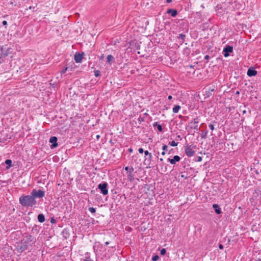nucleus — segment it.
<instances>
[{
    "instance_id": "nucleus-27",
    "label": "nucleus",
    "mask_w": 261,
    "mask_h": 261,
    "mask_svg": "<svg viewBox=\"0 0 261 261\" xmlns=\"http://www.w3.org/2000/svg\"><path fill=\"white\" fill-rule=\"evenodd\" d=\"M94 75L96 77H98V76H100V71L99 70H94Z\"/></svg>"
},
{
    "instance_id": "nucleus-36",
    "label": "nucleus",
    "mask_w": 261,
    "mask_h": 261,
    "mask_svg": "<svg viewBox=\"0 0 261 261\" xmlns=\"http://www.w3.org/2000/svg\"><path fill=\"white\" fill-rule=\"evenodd\" d=\"M175 140H181V138L180 136V135L177 136L175 138Z\"/></svg>"
},
{
    "instance_id": "nucleus-18",
    "label": "nucleus",
    "mask_w": 261,
    "mask_h": 261,
    "mask_svg": "<svg viewBox=\"0 0 261 261\" xmlns=\"http://www.w3.org/2000/svg\"><path fill=\"white\" fill-rule=\"evenodd\" d=\"M83 261H94L90 256L88 253L85 254V257L83 259Z\"/></svg>"
},
{
    "instance_id": "nucleus-41",
    "label": "nucleus",
    "mask_w": 261,
    "mask_h": 261,
    "mask_svg": "<svg viewBox=\"0 0 261 261\" xmlns=\"http://www.w3.org/2000/svg\"><path fill=\"white\" fill-rule=\"evenodd\" d=\"M2 23L4 25H6L7 24V21L6 20H4Z\"/></svg>"
},
{
    "instance_id": "nucleus-8",
    "label": "nucleus",
    "mask_w": 261,
    "mask_h": 261,
    "mask_svg": "<svg viewBox=\"0 0 261 261\" xmlns=\"http://www.w3.org/2000/svg\"><path fill=\"white\" fill-rule=\"evenodd\" d=\"M223 55L225 57H227L229 55V53H232L233 51V47L229 45H227L223 49Z\"/></svg>"
},
{
    "instance_id": "nucleus-12",
    "label": "nucleus",
    "mask_w": 261,
    "mask_h": 261,
    "mask_svg": "<svg viewBox=\"0 0 261 261\" xmlns=\"http://www.w3.org/2000/svg\"><path fill=\"white\" fill-rule=\"evenodd\" d=\"M168 160L171 164L174 165L180 160V158L176 155L174 156L173 159L168 158Z\"/></svg>"
},
{
    "instance_id": "nucleus-26",
    "label": "nucleus",
    "mask_w": 261,
    "mask_h": 261,
    "mask_svg": "<svg viewBox=\"0 0 261 261\" xmlns=\"http://www.w3.org/2000/svg\"><path fill=\"white\" fill-rule=\"evenodd\" d=\"M159 259V256L158 255H155L153 256L152 257V261H157Z\"/></svg>"
},
{
    "instance_id": "nucleus-44",
    "label": "nucleus",
    "mask_w": 261,
    "mask_h": 261,
    "mask_svg": "<svg viewBox=\"0 0 261 261\" xmlns=\"http://www.w3.org/2000/svg\"><path fill=\"white\" fill-rule=\"evenodd\" d=\"M209 58H210V56H208V55H206V56L204 57V59H205V60H208V59H209Z\"/></svg>"
},
{
    "instance_id": "nucleus-47",
    "label": "nucleus",
    "mask_w": 261,
    "mask_h": 261,
    "mask_svg": "<svg viewBox=\"0 0 261 261\" xmlns=\"http://www.w3.org/2000/svg\"><path fill=\"white\" fill-rule=\"evenodd\" d=\"M172 98V97L171 95H169L168 97V99L169 100H171V99Z\"/></svg>"
},
{
    "instance_id": "nucleus-46",
    "label": "nucleus",
    "mask_w": 261,
    "mask_h": 261,
    "mask_svg": "<svg viewBox=\"0 0 261 261\" xmlns=\"http://www.w3.org/2000/svg\"><path fill=\"white\" fill-rule=\"evenodd\" d=\"M128 151H129L130 153H132V152H133V149L132 148H129L128 149Z\"/></svg>"
},
{
    "instance_id": "nucleus-56",
    "label": "nucleus",
    "mask_w": 261,
    "mask_h": 261,
    "mask_svg": "<svg viewBox=\"0 0 261 261\" xmlns=\"http://www.w3.org/2000/svg\"><path fill=\"white\" fill-rule=\"evenodd\" d=\"M32 7L31 6H30V7L29 8V9H32Z\"/></svg>"
},
{
    "instance_id": "nucleus-49",
    "label": "nucleus",
    "mask_w": 261,
    "mask_h": 261,
    "mask_svg": "<svg viewBox=\"0 0 261 261\" xmlns=\"http://www.w3.org/2000/svg\"><path fill=\"white\" fill-rule=\"evenodd\" d=\"M172 2V0H166L167 3H170Z\"/></svg>"
},
{
    "instance_id": "nucleus-21",
    "label": "nucleus",
    "mask_w": 261,
    "mask_h": 261,
    "mask_svg": "<svg viewBox=\"0 0 261 261\" xmlns=\"http://www.w3.org/2000/svg\"><path fill=\"white\" fill-rule=\"evenodd\" d=\"M125 170L127 171L128 174H129V173H132L133 172L134 168L133 167H129L127 166L125 168Z\"/></svg>"
},
{
    "instance_id": "nucleus-1",
    "label": "nucleus",
    "mask_w": 261,
    "mask_h": 261,
    "mask_svg": "<svg viewBox=\"0 0 261 261\" xmlns=\"http://www.w3.org/2000/svg\"><path fill=\"white\" fill-rule=\"evenodd\" d=\"M19 203L24 207H32L35 205L37 202L34 200L32 195H22L19 199Z\"/></svg>"
},
{
    "instance_id": "nucleus-50",
    "label": "nucleus",
    "mask_w": 261,
    "mask_h": 261,
    "mask_svg": "<svg viewBox=\"0 0 261 261\" xmlns=\"http://www.w3.org/2000/svg\"><path fill=\"white\" fill-rule=\"evenodd\" d=\"M165 154V151H163L162 152V155H164Z\"/></svg>"
},
{
    "instance_id": "nucleus-30",
    "label": "nucleus",
    "mask_w": 261,
    "mask_h": 261,
    "mask_svg": "<svg viewBox=\"0 0 261 261\" xmlns=\"http://www.w3.org/2000/svg\"><path fill=\"white\" fill-rule=\"evenodd\" d=\"M166 249L163 248V249H162L161 250V254L162 255H165V254H166Z\"/></svg>"
},
{
    "instance_id": "nucleus-19",
    "label": "nucleus",
    "mask_w": 261,
    "mask_h": 261,
    "mask_svg": "<svg viewBox=\"0 0 261 261\" xmlns=\"http://www.w3.org/2000/svg\"><path fill=\"white\" fill-rule=\"evenodd\" d=\"M181 107L179 105H175L173 108V112L174 113H177L178 112L179 110L180 109Z\"/></svg>"
},
{
    "instance_id": "nucleus-54",
    "label": "nucleus",
    "mask_w": 261,
    "mask_h": 261,
    "mask_svg": "<svg viewBox=\"0 0 261 261\" xmlns=\"http://www.w3.org/2000/svg\"><path fill=\"white\" fill-rule=\"evenodd\" d=\"M105 244H106V245H109V242H106L105 243Z\"/></svg>"
},
{
    "instance_id": "nucleus-31",
    "label": "nucleus",
    "mask_w": 261,
    "mask_h": 261,
    "mask_svg": "<svg viewBox=\"0 0 261 261\" xmlns=\"http://www.w3.org/2000/svg\"><path fill=\"white\" fill-rule=\"evenodd\" d=\"M157 128L159 132H162L163 130L162 126L160 124L158 125Z\"/></svg>"
},
{
    "instance_id": "nucleus-48",
    "label": "nucleus",
    "mask_w": 261,
    "mask_h": 261,
    "mask_svg": "<svg viewBox=\"0 0 261 261\" xmlns=\"http://www.w3.org/2000/svg\"><path fill=\"white\" fill-rule=\"evenodd\" d=\"M96 138L97 139H99L100 138V135H96Z\"/></svg>"
},
{
    "instance_id": "nucleus-7",
    "label": "nucleus",
    "mask_w": 261,
    "mask_h": 261,
    "mask_svg": "<svg viewBox=\"0 0 261 261\" xmlns=\"http://www.w3.org/2000/svg\"><path fill=\"white\" fill-rule=\"evenodd\" d=\"M195 151L193 150L191 145H187L185 148V154L189 157L193 156Z\"/></svg>"
},
{
    "instance_id": "nucleus-45",
    "label": "nucleus",
    "mask_w": 261,
    "mask_h": 261,
    "mask_svg": "<svg viewBox=\"0 0 261 261\" xmlns=\"http://www.w3.org/2000/svg\"><path fill=\"white\" fill-rule=\"evenodd\" d=\"M158 125H159V124H158V122H154V123L153 124V126L154 127V126H158Z\"/></svg>"
},
{
    "instance_id": "nucleus-15",
    "label": "nucleus",
    "mask_w": 261,
    "mask_h": 261,
    "mask_svg": "<svg viewBox=\"0 0 261 261\" xmlns=\"http://www.w3.org/2000/svg\"><path fill=\"white\" fill-rule=\"evenodd\" d=\"M213 207L215 210V212L217 214H220L221 213V208L219 207V205L217 204H214L213 205Z\"/></svg>"
},
{
    "instance_id": "nucleus-2",
    "label": "nucleus",
    "mask_w": 261,
    "mask_h": 261,
    "mask_svg": "<svg viewBox=\"0 0 261 261\" xmlns=\"http://www.w3.org/2000/svg\"><path fill=\"white\" fill-rule=\"evenodd\" d=\"M12 48L5 45L0 47V64L4 61L3 58L11 54Z\"/></svg>"
},
{
    "instance_id": "nucleus-29",
    "label": "nucleus",
    "mask_w": 261,
    "mask_h": 261,
    "mask_svg": "<svg viewBox=\"0 0 261 261\" xmlns=\"http://www.w3.org/2000/svg\"><path fill=\"white\" fill-rule=\"evenodd\" d=\"M89 212H90L91 213H95L96 212V210L95 208L94 207H90L89 208Z\"/></svg>"
},
{
    "instance_id": "nucleus-17",
    "label": "nucleus",
    "mask_w": 261,
    "mask_h": 261,
    "mask_svg": "<svg viewBox=\"0 0 261 261\" xmlns=\"http://www.w3.org/2000/svg\"><path fill=\"white\" fill-rule=\"evenodd\" d=\"M107 62L110 64V65L112 63V62L114 61V58L113 56L111 55H109L107 57Z\"/></svg>"
},
{
    "instance_id": "nucleus-6",
    "label": "nucleus",
    "mask_w": 261,
    "mask_h": 261,
    "mask_svg": "<svg viewBox=\"0 0 261 261\" xmlns=\"http://www.w3.org/2000/svg\"><path fill=\"white\" fill-rule=\"evenodd\" d=\"M30 247H28L27 245H24L22 242H21L20 244L17 245L16 247V250L18 253H22L24 251L27 250H30Z\"/></svg>"
},
{
    "instance_id": "nucleus-37",
    "label": "nucleus",
    "mask_w": 261,
    "mask_h": 261,
    "mask_svg": "<svg viewBox=\"0 0 261 261\" xmlns=\"http://www.w3.org/2000/svg\"><path fill=\"white\" fill-rule=\"evenodd\" d=\"M209 127L210 128V129L212 130H213L214 129V126L213 124H211L209 125Z\"/></svg>"
},
{
    "instance_id": "nucleus-13",
    "label": "nucleus",
    "mask_w": 261,
    "mask_h": 261,
    "mask_svg": "<svg viewBox=\"0 0 261 261\" xmlns=\"http://www.w3.org/2000/svg\"><path fill=\"white\" fill-rule=\"evenodd\" d=\"M167 13L171 14L172 17H175L177 14V11L175 9H169L167 11Z\"/></svg>"
},
{
    "instance_id": "nucleus-4",
    "label": "nucleus",
    "mask_w": 261,
    "mask_h": 261,
    "mask_svg": "<svg viewBox=\"0 0 261 261\" xmlns=\"http://www.w3.org/2000/svg\"><path fill=\"white\" fill-rule=\"evenodd\" d=\"M31 194L33 197L34 199L35 200L36 198H42L45 196V192L41 190H36L35 189H33L31 192Z\"/></svg>"
},
{
    "instance_id": "nucleus-32",
    "label": "nucleus",
    "mask_w": 261,
    "mask_h": 261,
    "mask_svg": "<svg viewBox=\"0 0 261 261\" xmlns=\"http://www.w3.org/2000/svg\"><path fill=\"white\" fill-rule=\"evenodd\" d=\"M168 146L166 145H163L162 149L164 150V151H167Z\"/></svg>"
},
{
    "instance_id": "nucleus-14",
    "label": "nucleus",
    "mask_w": 261,
    "mask_h": 261,
    "mask_svg": "<svg viewBox=\"0 0 261 261\" xmlns=\"http://www.w3.org/2000/svg\"><path fill=\"white\" fill-rule=\"evenodd\" d=\"M199 123V121L198 120V118L194 119L193 120L191 121V123H193L194 126L193 127V128L195 129H196L198 130L199 129L198 126V123Z\"/></svg>"
},
{
    "instance_id": "nucleus-20",
    "label": "nucleus",
    "mask_w": 261,
    "mask_h": 261,
    "mask_svg": "<svg viewBox=\"0 0 261 261\" xmlns=\"http://www.w3.org/2000/svg\"><path fill=\"white\" fill-rule=\"evenodd\" d=\"M127 179L130 182L133 181L134 180V177L132 173H129L127 175Z\"/></svg>"
},
{
    "instance_id": "nucleus-39",
    "label": "nucleus",
    "mask_w": 261,
    "mask_h": 261,
    "mask_svg": "<svg viewBox=\"0 0 261 261\" xmlns=\"http://www.w3.org/2000/svg\"><path fill=\"white\" fill-rule=\"evenodd\" d=\"M144 154H145V155L148 156L149 154H150V153H149L148 152V151L146 150V151H144Z\"/></svg>"
},
{
    "instance_id": "nucleus-40",
    "label": "nucleus",
    "mask_w": 261,
    "mask_h": 261,
    "mask_svg": "<svg viewBox=\"0 0 261 261\" xmlns=\"http://www.w3.org/2000/svg\"><path fill=\"white\" fill-rule=\"evenodd\" d=\"M147 159H149V160H151V159H152V155L151 154H149L148 155V158H147Z\"/></svg>"
},
{
    "instance_id": "nucleus-53",
    "label": "nucleus",
    "mask_w": 261,
    "mask_h": 261,
    "mask_svg": "<svg viewBox=\"0 0 261 261\" xmlns=\"http://www.w3.org/2000/svg\"><path fill=\"white\" fill-rule=\"evenodd\" d=\"M242 113H243V114H245V113H246V110H243V111H242Z\"/></svg>"
},
{
    "instance_id": "nucleus-43",
    "label": "nucleus",
    "mask_w": 261,
    "mask_h": 261,
    "mask_svg": "<svg viewBox=\"0 0 261 261\" xmlns=\"http://www.w3.org/2000/svg\"><path fill=\"white\" fill-rule=\"evenodd\" d=\"M201 160H202V157L199 156L198 158L197 161L198 162H201Z\"/></svg>"
},
{
    "instance_id": "nucleus-38",
    "label": "nucleus",
    "mask_w": 261,
    "mask_h": 261,
    "mask_svg": "<svg viewBox=\"0 0 261 261\" xmlns=\"http://www.w3.org/2000/svg\"><path fill=\"white\" fill-rule=\"evenodd\" d=\"M138 150L140 153H142L144 152V150L142 148H140Z\"/></svg>"
},
{
    "instance_id": "nucleus-9",
    "label": "nucleus",
    "mask_w": 261,
    "mask_h": 261,
    "mask_svg": "<svg viewBox=\"0 0 261 261\" xmlns=\"http://www.w3.org/2000/svg\"><path fill=\"white\" fill-rule=\"evenodd\" d=\"M84 53L80 54L76 53L74 55V60L76 63H81L83 58Z\"/></svg>"
},
{
    "instance_id": "nucleus-34",
    "label": "nucleus",
    "mask_w": 261,
    "mask_h": 261,
    "mask_svg": "<svg viewBox=\"0 0 261 261\" xmlns=\"http://www.w3.org/2000/svg\"><path fill=\"white\" fill-rule=\"evenodd\" d=\"M50 222L52 224H54L56 223V220L54 218H51L50 220Z\"/></svg>"
},
{
    "instance_id": "nucleus-11",
    "label": "nucleus",
    "mask_w": 261,
    "mask_h": 261,
    "mask_svg": "<svg viewBox=\"0 0 261 261\" xmlns=\"http://www.w3.org/2000/svg\"><path fill=\"white\" fill-rule=\"evenodd\" d=\"M257 73L254 67H250L247 71V75L250 77L255 76L257 74Z\"/></svg>"
},
{
    "instance_id": "nucleus-10",
    "label": "nucleus",
    "mask_w": 261,
    "mask_h": 261,
    "mask_svg": "<svg viewBox=\"0 0 261 261\" xmlns=\"http://www.w3.org/2000/svg\"><path fill=\"white\" fill-rule=\"evenodd\" d=\"M58 138L56 137H51L49 139V142L52 143L50 147L54 148L58 146L57 143Z\"/></svg>"
},
{
    "instance_id": "nucleus-57",
    "label": "nucleus",
    "mask_w": 261,
    "mask_h": 261,
    "mask_svg": "<svg viewBox=\"0 0 261 261\" xmlns=\"http://www.w3.org/2000/svg\"><path fill=\"white\" fill-rule=\"evenodd\" d=\"M256 174H258V171H257V170L256 171Z\"/></svg>"
},
{
    "instance_id": "nucleus-23",
    "label": "nucleus",
    "mask_w": 261,
    "mask_h": 261,
    "mask_svg": "<svg viewBox=\"0 0 261 261\" xmlns=\"http://www.w3.org/2000/svg\"><path fill=\"white\" fill-rule=\"evenodd\" d=\"M207 130L202 131L201 134V138H202V139L206 138V136H207Z\"/></svg>"
},
{
    "instance_id": "nucleus-55",
    "label": "nucleus",
    "mask_w": 261,
    "mask_h": 261,
    "mask_svg": "<svg viewBox=\"0 0 261 261\" xmlns=\"http://www.w3.org/2000/svg\"><path fill=\"white\" fill-rule=\"evenodd\" d=\"M160 161H163V159L162 158H160Z\"/></svg>"
},
{
    "instance_id": "nucleus-35",
    "label": "nucleus",
    "mask_w": 261,
    "mask_h": 261,
    "mask_svg": "<svg viewBox=\"0 0 261 261\" xmlns=\"http://www.w3.org/2000/svg\"><path fill=\"white\" fill-rule=\"evenodd\" d=\"M67 67L65 68V69H64L63 70H62L61 71V74H63V73H65L66 72V71H67Z\"/></svg>"
},
{
    "instance_id": "nucleus-22",
    "label": "nucleus",
    "mask_w": 261,
    "mask_h": 261,
    "mask_svg": "<svg viewBox=\"0 0 261 261\" xmlns=\"http://www.w3.org/2000/svg\"><path fill=\"white\" fill-rule=\"evenodd\" d=\"M12 163V162L11 160L8 159V160H6V161H5L6 164L9 165L8 167H6L7 169H9L10 167V166H11Z\"/></svg>"
},
{
    "instance_id": "nucleus-25",
    "label": "nucleus",
    "mask_w": 261,
    "mask_h": 261,
    "mask_svg": "<svg viewBox=\"0 0 261 261\" xmlns=\"http://www.w3.org/2000/svg\"><path fill=\"white\" fill-rule=\"evenodd\" d=\"M150 162H151V161L147 158H146L144 161V164L146 165H149L150 164Z\"/></svg>"
},
{
    "instance_id": "nucleus-24",
    "label": "nucleus",
    "mask_w": 261,
    "mask_h": 261,
    "mask_svg": "<svg viewBox=\"0 0 261 261\" xmlns=\"http://www.w3.org/2000/svg\"><path fill=\"white\" fill-rule=\"evenodd\" d=\"M169 144L171 146H176L178 145L177 142H175L174 141H172L169 143Z\"/></svg>"
},
{
    "instance_id": "nucleus-51",
    "label": "nucleus",
    "mask_w": 261,
    "mask_h": 261,
    "mask_svg": "<svg viewBox=\"0 0 261 261\" xmlns=\"http://www.w3.org/2000/svg\"><path fill=\"white\" fill-rule=\"evenodd\" d=\"M255 261H261V259L260 258H257L256 259H255Z\"/></svg>"
},
{
    "instance_id": "nucleus-33",
    "label": "nucleus",
    "mask_w": 261,
    "mask_h": 261,
    "mask_svg": "<svg viewBox=\"0 0 261 261\" xmlns=\"http://www.w3.org/2000/svg\"><path fill=\"white\" fill-rule=\"evenodd\" d=\"M181 177L185 179H187L189 177L187 175H186L185 174H183V173H182L181 174Z\"/></svg>"
},
{
    "instance_id": "nucleus-3",
    "label": "nucleus",
    "mask_w": 261,
    "mask_h": 261,
    "mask_svg": "<svg viewBox=\"0 0 261 261\" xmlns=\"http://www.w3.org/2000/svg\"><path fill=\"white\" fill-rule=\"evenodd\" d=\"M25 238L26 239L24 241H22L21 242L24 245L26 244L27 247H30V249H31V243H35L36 242L35 238L29 233H25Z\"/></svg>"
},
{
    "instance_id": "nucleus-52",
    "label": "nucleus",
    "mask_w": 261,
    "mask_h": 261,
    "mask_svg": "<svg viewBox=\"0 0 261 261\" xmlns=\"http://www.w3.org/2000/svg\"><path fill=\"white\" fill-rule=\"evenodd\" d=\"M240 94V92L239 91H237L236 93V94L239 95Z\"/></svg>"
},
{
    "instance_id": "nucleus-58",
    "label": "nucleus",
    "mask_w": 261,
    "mask_h": 261,
    "mask_svg": "<svg viewBox=\"0 0 261 261\" xmlns=\"http://www.w3.org/2000/svg\"><path fill=\"white\" fill-rule=\"evenodd\" d=\"M190 68H193V66L192 65H191Z\"/></svg>"
},
{
    "instance_id": "nucleus-28",
    "label": "nucleus",
    "mask_w": 261,
    "mask_h": 261,
    "mask_svg": "<svg viewBox=\"0 0 261 261\" xmlns=\"http://www.w3.org/2000/svg\"><path fill=\"white\" fill-rule=\"evenodd\" d=\"M186 37V35L184 34H180L179 35L178 38L182 39L183 41H184L185 38Z\"/></svg>"
},
{
    "instance_id": "nucleus-42",
    "label": "nucleus",
    "mask_w": 261,
    "mask_h": 261,
    "mask_svg": "<svg viewBox=\"0 0 261 261\" xmlns=\"http://www.w3.org/2000/svg\"><path fill=\"white\" fill-rule=\"evenodd\" d=\"M219 248L220 249H222L223 248V246L222 244H219Z\"/></svg>"
},
{
    "instance_id": "nucleus-16",
    "label": "nucleus",
    "mask_w": 261,
    "mask_h": 261,
    "mask_svg": "<svg viewBox=\"0 0 261 261\" xmlns=\"http://www.w3.org/2000/svg\"><path fill=\"white\" fill-rule=\"evenodd\" d=\"M37 218H38V221L41 223L44 222L45 220V217H44V215L42 214H39L38 215Z\"/></svg>"
},
{
    "instance_id": "nucleus-5",
    "label": "nucleus",
    "mask_w": 261,
    "mask_h": 261,
    "mask_svg": "<svg viewBox=\"0 0 261 261\" xmlns=\"http://www.w3.org/2000/svg\"><path fill=\"white\" fill-rule=\"evenodd\" d=\"M98 189L100 190L101 193L103 195H106L108 194V184L107 182H104L102 184H99L98 185Z\"/></svg>"
}]
</instances>
